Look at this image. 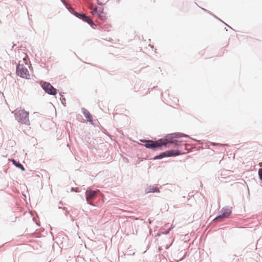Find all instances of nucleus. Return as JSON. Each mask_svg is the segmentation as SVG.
<instances>
[{"instance_id": "obj_12", "label": "nucleus", "mask_w": 262, "mask_h": 262, "mask_svg": "<svg viewBox=\"0 0 262 262\" xmlns=\"http://www.w3.org/2000/svg\"><path fill=\"white\" fill-rule=\"evenodd\" d=\"M159 192V188L155 187H151L149 188V190L147 191V192Z\"/></svg>"}, {"instance_id": "obj_13", "label": "nucleus", "mask_w": 262, "mask_h": 262, "mask_svg": "<svg viewBox=\"0 0 262 262\" xmlns=\"http://www.w3.org/2000/svg\"><path fill=\"white\" fill-rule=\"evenodd\" d=\"M174 228V226L173 225H171L170 227L165 232H161V234H167L169 233V231L172 229L173 228Z\"/></svg>"}, {"instance_id": "obj_2", "label": "nucleus", "mask_w": 262, "mask_h": 262, "mask_svg": "<svg viewBox=\"0 0 262 262\" xmlns=\"http://www.w3.org/2000/svg\"><path fill=\"white\" fill-rule=\"evenodd\" d=\"M14 114L15 119L19 122L23 124H29V112L24 109H16L13 112Z\"/></svg>"}, {"instance_id": "obj_5", "label": "nucleus", "mask_w": 262, "mask_h": 262, "mask_svg": "<svg viewBox=\"0 0 262 262\" xmlns=\"http://www.w3.org/2000/svg\"><path fill=\"white\" fill-rule=\"evenodd\" d=\"M41 86L50 95H55L57 93L56 90L50 83L43 82L41 83Z\"/></svg>"}, {"instance_id": "obj_1", "label": "nucleus", "mask_w": 262, "mask_h": 262, "mask_svg": "<svg viewBox=\"0 0 262 262\" xmlns=\"http://www.w3.org/2000/svg\"><path fill=\"white\" fill-rule=\"evenodd\" d=\"M22 56L23 57V62L25 63V65L23 63H20V61L16 68V73L17 75L23 78L29 79L30 75L27 69V67H29L27 59L28 56L25 53H23Z\"/></svg>"}, {"instance_id": "obj_16", "label": "nucleus", "mask_w": 262, "mask_h": 262, "mask_svg": "<svg viewBox=\"0 0 262 262\" xmlns=\"http://www.w3.org/2000/svg\"><path fill=\"white\" fill-rule=\"evenodd\" d=\"M61 1H62V2L64 4H65V2H64V0H61Z\"/></svg>"}, {"instance_id": "obj_4", "label": "nucleus", "mask_w": 262, "mask_h": 262, "mask_svg": "<svg viewBox=\"0 0 262 262\" xmlns=\"http://www.w3.org/2000/svg\"><path fill=\"white\" fill-rule=\"evenodd\" d=\"M92 10V13L93 15L96 16L100 19L104 20L106 19V17L105 13L103 11V8L102 7H91Z\"/></svg>"}, {"instance_id": "obj_3", "label": "nucleus", "mask_w": 262, "mask_h": 262, "mask_svg": "<svg viewBox=\"0 0 262 262\" xmlns=\"http://www.w3.org/2000/svg\"><path fill=\"white\" fill-rule=\"evenodd\" d=\"M172 144V142H167L166 143H165L164 142H162L161 140L156 142L152 141H146V143L145 144V146L148 148L155 149L156 148L160 147L163 145H165L166 147H169L170 145Z\"/></svg>"}, {"instance_id": "obj_11", "label": "nucleus", "mask_w": 262, "mask_h": 262, "mask_svg": "<svg viewBox=\"0 0 262 262\" xmlns=\"http://www.w3.org/2000/svg\"><path fill=\"white\" fill-rule=\"evenodd\" d=\"M13 163L17 167L20 168L22 170L24 171L25 170L24 166L19 162H17L14 160H12Z\"/></svg>"}, {"instance_id": "obj_7", "label": "nucleus", "mask_w": 262, "mask_h": 262, "mask_svg": "<svg viewBox=\"0 0 262 262\" xmlns=\"http://www.w3.org/2000/svg\"><path fill=\"white\" fill-rule=\"evenodd\" d=\"M75 15L79 18L81 19L84 21L88 23L93 28H95V27L96 26V25L93 22V21L85 14L75 13Z\"/></svg>"}, {"instance_id": "obj_9", "label": "nucleus", "mask_w": 262, "mask_h": 262, "mask_svg": "<svg viewBox=\"0 0 262 262\" xmlns=\"http://www.w3.org/2000/svg\"><path fill=\"white\" fill-rule=\"evenodd\" d=\"M223 213L217 217H216L214 221H221L223 218L228 217L231 213V211L230 209L226 208L222 210Z\"/></svg>"}, {"instance_id": "obj_14", "label": "nucleus", "mask_w": 262, "mask_h": 262, "mask_svg": "<svg viewBox=\"0 0 262 262\" xmlns=\"http://www.w3.org/2000/svg\"><path fill=\"white\" fill-rule=\"evenodd\" d=\"M258 176L259 177V179L262 180V168H260L258 170Z\"/></svg>"}, {"instance_id": "obj_15", "label": "nucleus", "mask_w": 262, "mask_h": 262, "mask_svg": "<svg viewBox=\"0 0 262 262\" xmlns=\"http://www.w3.org/2000/svg\"><path fill=\"white\" fill-rule=\"evenodd\" d=\"M259 165L260 167H262V162L259 163Z\"/></svg>"}, {"instance_id": "obj_6", "label": "nucleus", "mask_w": 262, "mask_h": 262, "mask_svg": "<svg viewBox=\"0 0 262 262\" xmlns=\"http://www.w3.org/2000/svg\"><path fill=\"white\" fill-rule=\"evenodd\" d=\"M180 152H179L178 150H170L165 151L159 156H156L155 159H159L163 158L165 157H171V156H176L177 155H180Z\"/></svg>"}, {"instance_id": "obj_8", "label": "nucleus", "mask_w": 262, "mask_h": 262, "mask_svg": "<svg viewBox=\"0 0 262 262\" xmlns=\"http://www.w3.org/2000/svg\"><path fill=\"white\" fill-rule=\"evenodd\" d=\"M99 190H87L85 192L86 200L89 204L92 205V203L91 202L96 196Z\"/></svg>"}, {"instance_id": "obj_10", "label": "nucleus", "mask_w": 262, "mask_h": 262, "mask_svg": "<svg viewBox=\"0 0 262 262\" xmlns=\"http://www.w3.org/2000/svg\"><path fill=\"white\" fill-rule=\"evenodd\" d=\"M82 112H83V114L84 115L85 117L87 119L88 121H89L90 122H92V116L91 114L90 113V112L85 109H83Z\"/></svg>"}]
</instances>
